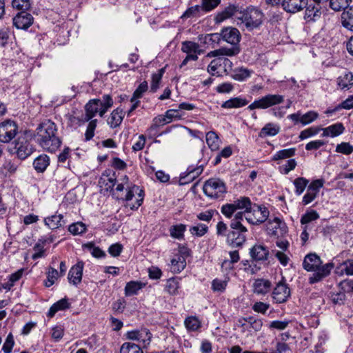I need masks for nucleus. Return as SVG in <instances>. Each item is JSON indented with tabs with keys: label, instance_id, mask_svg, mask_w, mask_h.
Masks as SVG:
<instances>
[{
	"label": "nucleus",
	"instance_id": "1",
	"mask_svg": "<svg viewBox=\"0 0 353 353\" xmlns=\"http://www.w3.org/2000/svg\"><path fill=\"white\" fill-rule=\"evenodd\" d=\"M34 137L43 149L51 152H55L61 143L57 136V126L51 120H45L37 126Z\"/></svg>",
	"mask_w": 353,
	"mask_h": 353
},
{
	"label": "nucleus",
	"instance_id": "2",
	"mask_svg": "<svg viewBox=\"0 0 353 353\" xmlns=\"http://www.w3.org/2000/svg\"><path fill=\"white\" fill-rule=\"evenodd\" d=\"M322 261L316 254H309L305 256L303 262V268L308 272H314L310 277V283H315L330 274L334 265L331 263L321 265Z\"/></svg>",
	"mask_w": 353,
	"mask_h": 353
},
{
	"label": "nucleus",
	"instance_id": "3",
	"mask_svg": "<svg viewBox=\"0 0 353 353\" xmlns=\"http://www.w3.org/2000/svg\"><path fill=\"white\" fill-rule=\"evenodd\" d=\"M204 194L212 199H223L227 192L225 183L216 178L207 180L203 187Z\"/></svg>",
	"mask_w": 353,
	"mask_h": 353
},
{
	"label": "nucleus",
	"instance_id": "4",
	"mask_svg": "<svg viewBox=\"0 0 353 353\" xmlns=\"http://www.w3.org/2000/svg\"><path fill=\"white\" fill-rule=\"evenodd\" d=\"M263 17V12L256 8H249L244 12H239V16L237 17L249 28L259 27L262 23Z\"/></svg>",
	"mask_w": 353,
	"mask_h": 353
},
{
	"label": "nucleus",
	"instance_id": "5",
	"mask_svg": "<svg viewBox=\"0 0 353 353\" xmlns=\"http://www.w3.org/2000/svg\"><path fill=\"white\" fill-rule=\"evenodd\" d=\"M252 202L248 197L241 196L234 201L232 203H227L221 207V212L227 218H232L234 212L239 210L244 212L251 208Z\"/></svg>",
	"mask_w": 353,
	"mask_h": 353
},
{
	"label": "nucleus",
	"instance_id": "6",
	"mask_svg": "<svg viewBox=\"0 0 353 353\" xmlns=\"http://www.w3.org/2000/svg\"><path fill=\"white\" fill-rule=\"evenodd\" d=\"M284 101V97L281 94H269L261 98L254 100L248 107L250 110L255 109H267L272 106L282 103Z\"/></svg>",
	"mask_w": 353,
	"mask_h": 353
},
{
	"label": "nucleus",
	"instance_id": "7",
	"mask_svg": "<svg viewBox=\"0 0 353 353\" xmlns=\"http://www.w3.org/2000/svg\"><path fill=\"white\" fill-rule=\"evenodd\" d=\"M237 325L241 328V332L248 336L253 335L254 333L261 330L263 321L254 316H248L239 319L237 321Z\"/></svg>",
	"mask_w": 353,
	"mask_h": 353
},
{
	"label": "nucleus",
	"instance_id": "8",
	"mask_svg": "<svg viewBox=\"0 0 353 353\" xmlns=\"http://www.w3.org/2000/svg\"><path fill=\"white\" fill-rule=\"evenodd\" d=\"M18 132L17 123L11 120H7L0 123V141L8 143L15 137Z\"/></svg>",
	"mask_w": 353,
	"mask_h": 353
},
{
	"label": "nucleus",
	"instance_id": "9",
	"mask_svg": "<svg viewBox=\"0 0 353 353\" xmlns=\"http://www.w3.org/2000/svg\"><path fill=\"white\" fill-rule=\"evenodd\" d=\"M325 181L319 179L312 181L307 186V192L303 196L302 203L304 205L312 203L318 196L320 189L323 186Z\"/></svg>",
	"mask_w": 353,
	"mask_h": 353
},
{
	"label": "nucleus",
	"instance_id": "10",
	"mask_svg": "<svg viewBox=\"0 0 353 353\" xmlns=\"http://www.w3.org/2000/svg\"><path fill=\"white\" fill-rule=\"evenodd\" d=\"M127 339L137 341L141 343L143 347L149 345L151 341L152 334L149 330L143 328L139 330H132L126 334Z\"/></svg>",
	"mask_w": 353,
	"mask_h": 353
},
{
	"label": "nucleus",
	"instance_id": "11",
	"mask_svg": "<svg viewBox=\"0 0 353 353\" xmlns=\"http://www.w3.org/2000/svg\"><path fill=\"white\" fill-rule=\"evenodd\" d=\"M290 290L287 284L283 281L277 283L272 292V298L277 303H282L288 299Z\"/></svg>",
	"mask_w": 353,
	"mask_h": 353
},
{
	"label": "nucleus",
	"instance_id": "12",
	"mask_svg": "<svg viewBox=\"0 0 353 353\" xmlns=\"http://www.w3.org/2000/svg\"><path fill=\"white\" fill-rule=\"evenodd\" d=\"M33 21L31 14L21 11L13 18V24L18 29L26 30L33 23Z\"/></svg>",
	"mask_w": 353,
	"mask_h": 353
},
{
	"label": "nucleus",
	"instance_id": "13",
	"mask_svg": "<svg viewBox=\"0 0 353 353\" xmlns=\"http://www.w3.org/2000/svg\"><path fill=\"white\" fill-rule=\"evenodd\" d=\"M101 100L92 99L90 100L85 105V114H83V121H89L91 120L97 113L100 114L101 111Z\"/></svg>",
	"mask_w": 353,
	"mask_h": 353
},
{
	"label": "nucleus",
	"instance_id": "14",
	"mask_svg": "<svg viewBox=\"0 0 353 353\" xmlns=\"http://www.w3.org/2000/svg\"><path fill=\"white\" fill-rule=\"evenodd\" d=\"M268 230L272 235L279 237L288 232V227L280 219L274 218L269 222Z\"/></svg>",
	"mask_w": 353,
	"mask_h": 353
},
{
	"label": "nucleus",
	"instance_id": "15",
	"mask_svg": "<svg viewBox=\"0 0 353 353\" xmlns=\"http://www.w3.org/2000/svg\"><path fill=\"white\" fill-rule=\"evenodd\" d=\"M128 190L125 197V201H128L132 200L134 196V193L138 194V198L137 199L136 204L130 205L131 210H137L139 208V206L141 205L143 203L144 192L142 190L140 189L139 186L135 185H133L132 186H128Z\"/></svg>",
	"mask_w": 353,
	"mask_h": 353
},
{
	"label": "nucleus",
	"instance_id": "16",
	"mask_svg": "<svg viewBox=\"0 0 353 353\" xmlns=\"http://www.w3.org/2000/svg\"><path fill=\"white\" fill-rule=\"evenodd\" d=\"M203 170L202 165L197 166L196 168L189 167L185 173L181 174L179 181V185H184L193 181L202 173Z\"/></svg>",
	"mask_w": 353,
	"mask_h": 353
},
{
	"label": "nucleus",
	"instance_id": "17",
	"mask_svg": "<svg viewBox=\"0 0 353 353\" xmlns=\"http://www.w3.org/2000/svg\"><path fill=\"white\" fill-rule=\"evenodd\" d=\"M15 152L21 159H25L32 153V147L25 138H19L15 143Z\"/></svg>",
	"mask_w": 353,
	"mask_h": 353
},
{
	"label": "nucleus",
	"instance_id": "18",
	"mask_svg": "<svg viewBox=\"0 0 353 353\" xmlns=\"http://www.w3.org/2000/svg\"><path fill=\"white\" fill-rule=\"evenodd\" d=\"M254 218L250 219L252 221L253 225H259L265 222L269 216V211L267 208L263 205L254 204L252 205Z\"/></svg>",
	"mask_w": 353,
	"mask_h": 353
},
{
	"label": "nucleus",
	"instance_id": "19",
	"mask_svg": "<svg viewBox=\"0 0 353 353\" xmlns=\"http://www.w3.org/2000/svg\"><path fill=\"white\" fill-rule=\"evenodd\" d=\"M239 12H241V11L239 6L235 5H229L223 11L219 12L216 15L214 20L216 23H221L232 17H236L237 18V17L239 16Z\"/></svg>",
	"mask_w": 353,
	"mask_h": 353
},
{
	"label": "nucleus",
	"instance_id": "20",
	"mask_svg": "<svg viewBox=\"0 0 353 353\" xmlns=\"http://www.w3.org/2000/svg\"><path fill=\"white\" fill-rule=\"evenodd\" d=\"M307 0H283V8L288 12L295 13L306 7Z\"/></svg>",
	"mask_w": 353,
	"mask_h": 353
},
{
	"label": "nucleus",
	"instance_id": "21",
	"mask_svg": "<svg viewBox=\"0 0 353 353\" xmlns=\"http://www.w3.org/2000/svg\"><path fill=\"white\" fill-rule=\"evenodd\" d=\"M221 35L224 41L232 46H236L240 41L239 31L234 28L228 27L223 29Z\"/></svg>",
	"mask_w": 353,
	"mask_h": 353
},
{
	"label": "nucleus",
	"instance_id": "22",
	"mask_svg": "<svg viewBox=\"0 0 353 353\" xmlns=\"http://www.w3.org/2000/svg\"><path fill=\"white\" fill-rule=\"evenodd\" d=\"M83 269V263L82 261H79L70 268L68 276V281L70 283L77 285L81 281Z\"/></svg>",
	"mask_w": 353,
	"mask_h": 353
},
{
	"label": "nucleus",
	"instance_id": "23",
	"mask_svg": "<svg viewBox=\"0 0 353 353\" xmlns=\"http://www.w3.org/2000/svg\"><path fill=\"white\" fill-rule=\"evenodd\" d=\"M181 51L189 55H194L198 57L203 53V50L201 49L199 43L192 41H184L181 43Z\"/></svg>",
	"mask_w": 353,
	"mask_h": 353
},
{
	"label": "nucleus",
	"instance_id": "24",
	"mask_svg": "<svg viewBox=\"0 0 353 353\" xmlns=\"http://www.w3.org/2000/svg\"><path fill=\"white\" fill-rule=\"evenodd\" d=\"M239 230H232L228 234L227 241L229 243L234 246H241L245 241L246 237L245 233Z\"/></svg>",
	"mask_w": 353,
	"mask_h": 353
},
{
	"label": "nucleus",
	"instance_id": "25",
	"mask_svg": "<svg viewBox=\"0 0 353 353\" xmlns=\"http://www.w3.org/2000/svg\"><path fill=\"white\" fill-rule=\"evenodd\" d=\"M321 130L323 131L321 134L323 137H336L343 133L345 128L341 123H336L327 128H321Z\"/></svg>",
	"mask_w": 353,
	"mask_h": 353
},
{
	"label": "nucleus",
	"instance_id": "26",
	"mask_svg": "<svg viewBox=\"0 0 353 353\" xmlns=\"http://www.w3.org/2000/svg\"><path fill=\"white\" fill-rule=\"evenodd\" d=\"M125 112L119 108L114 110L108 119V123L110 128H114L119 126L123 119Z\"/></svg>",
	"mask_w": 353,
	"mask_h": 353
},
{
	"label": "nucleus",
	"instance_id": "27",
	"mask_svg": "<svg viewBox=\"0 0 353 353\" xmlns=\"http://www.w3.org/2000/svg\"><path fill=\"white\" fill-rule=\"evenodd\" d=\"M253 71L244 67L236 68L233 70L232 77L236 81H243L249 79L252 74Z\"/></svg>",
	"mask_w": 353,
	"mask_h": 353
},
{
	"label": "nucleus",
	"instance_id": "28",
	"mask_svg": "<svg viewBox=\"0 0 353 353\" xmlns=\"http://www.w3.org/2000/svg\"><path fill=\"white\" fill-rule=\"evenodd\" d=\"M245 213L243 211H239L237 212H234V218L232 219L230 223V228L232 230H239L242 232H247V229L245 226L243 225L241 221L243 218L245 219Z\"/></svg>",
	"mask_w": 353,
	"mask_h": 353
},
{
	"label": "nucleus",
	"instance_id": "29",
	"mask_svg": "<svg viewBox=\"0 0 353 353\" xmlns=\"http://www.w3.org/2000/svg\"><path fill=\"white\" fill-rule=\"evenodd\" d=\"M268 254L267 248L261 245H256L250 250L251 256L256 261L267 259Z\"/></svg>",
	"mask_w": 353,
	"mask_h": 353
},
{
	"label": "nucleus",
	"instance_id": "30",
	"mask_svg": "<svg viewBox=\"0 0 353 353\" xmlns=\"http://www.w3.org/2000/svg\"><path fill=\"white\" fill-rule=\"evenodd\" d=\"M248 101L241 97H234L224 101L221 108L225 109L239 108L246 105Z\"/></svg>",
	"mask_w": 353,
	"mask_h": 353
},
{
	"label": "nucleus",
	"instance_id": "31",
	"mask_svg": "<svg viewBox=\"0 0 353 353\" xmlns=\"http://www.w3.org/2000/svg\"><path fill=\"white\" fill-rule=\"evenodd\" d=\"M271 288V283L268 280L258 279L254 283V291L259 294L268 293Z\"/></svg>",
	"mask_w": 353,
	"mask_h": 353
},
{
	"label": "nucleus",
	"instance_id": "32",
	"mask_svg": "<svg viewBox=\"0 0 353 353\" xmlns=\"http://www.w3.org/2000/svg\"><path fill=\"white\" fill-rule=\"evenodd\" d=\"M338 86L343 89H350L353 85V74L352 72H345L337 78Z\"/></svg>",
	"mask_w": 353,
	"mask_h": 353
},
{
	"label": "nucleus",
	"instance_id": "33",
	"mask_svg": "<svg viewBox=\"0 0 353 353\" xmlns=\"http://www.w3.org/2000/svg\"><path fill=\"white\" fill-rule=\"evenodd\" d=\"M50 164V159L46 154H41L37 157L34 162L33 166L38 172H43Z\"/></svg>",
	"mask_w": 353,
	"mask_h": 353
},
{
	"label": "nucleus",
	"instance_id": "34",
	"mask_svg": "<svg viewBox=\"0 0 353 353\" xmlns=\"http://www.w3.org/2000/svg\"><path fill=\"white\" fill-rule=\"evenodd\" d=\"M70 304L67 299H62L54 303L50 308L48 316L52 318L59 310H64L69 308Z\"/></svg>",
	"mask_w": 353,
	"mask_h": 353
},
{
	"label": "nucleus",
	"instance_id": "35",
	"mask_svg": "<svg viewBox=\"0 0 353 353\" xmlns=\"http://www.w3.org/2000/svg\"><path fill=\"white\" fill-rule=\"evenodd\" d=\"M62 214H54L45 218L44 223L50 229L54 230L62 226Z\"/></svg>",
	"mask_w": 353,
	"mask_h": 353
},
{
	"label": "nucleus",
	"instance_id": "36",
	"mask_svg": "<svg viewBox=\"0 0 353 353\" xmlns=\"http://www.w3.org/2000/svg\"><path fill=\"white\" fill-rule=\"evenodd\" d=\"M280 131V126L274 123H268L261 129L259 137L275 136Z\"/></svg>",
	"mask_w": 353,
	"mask_h": 353
},
{
	"label": "nucleus",
	"instance_id": "37",
	"mask_svg": "<svg viewBox=\"0 0 353 353\" xmlns=\"http://www.w3.org/2000/svg\"><path fill=\"white\" fill-rule=\"evenodd\" d=\"M342 24L345 28L353 31V7L348 8L343 12Z\"/></svg>",
	"mask_w": 353,
	"mask_h": 353
},
{
	"label": "nucleus",
	"instance_id": "38",
	"mask_svg": "<svg viewBox=\"0 0 353 353\" xmlns=\"http://www.w3.org/2000/svg\"><path fill=\"white\" fill-rule=\"evenodd\" d=\"M145 286V283L138 281L128 282L125 287V294L132 296L137 294L139 290Z\"/></svg>",
	"mask_w": 353,
	"mask_h": 353
},
{
	"label": "nucleus",
	"instance_id": "39",
	"mask_svg": "<svg viewBox=\"0 0 353 353\" xmlns=\"http://www.w3.org/2000/svg\"><path fill=\"white\" fill-rule=\"evenodd\" d=\"M206 143L209 148L213 150L216 151L219 149V138L218 135L214 131H210L206 134Z\"/></svg>",
	"mask_w": 353,
	"mask_h": 353
},
{
	"label": "nucleus",
	"instance_id": "40",
	"mask_svg": "<svg viewBox=\"0 0 353 353\" xmlns=\"http://www.w3.org/2000/svg\"><path fill=\"white\" fill-rule=\"evenodd\" d=\"M185 328L189 332H195L198 330L201 326V323L199 319L194 316L187 317L184 321Z\"/></svg>",
	"mask_w": 353,
	"mask_h": 353
},
{
	"label": "nucleus",
	"instance_id": "41",
	"mask_svg": "<svg viewBox=\"0 0 353 353\" xmlns=\"http://www.w3.org/2000/svg\"><path fill=\"white\" fill-rule=\"evenodd\" d=\"M185 259L183 256H178L171 260L170 270L174 273H179L185 267Z\"/></svg>",
	"mask_w": 353,
	"mask_h": 353
},
{
	"label": "nucleus",
	"instance_id": "42",
	"mask_svg": "<svg viewBox=\"0 0 353 353\" xmlns=\"http://www.w3.org/2000/svg\"><path fill=\"white\" fill-rule=\"evenodd\" d=\"M180 288L179 282L174 278L169 279L165 287V290L170 295H176L179 293V289Z\"/></svg>",
	"mask_w": 353,
	"mask_h": 353
},
{
	"label": "nucleus",
	"instance_id": "43",
	"mask_svg": "<svg viewBox=\"0 0 353 353\" xmlns=\"http://www.w3.org/2000/svg\"><path fill=\"white\" fill-rule=\"evenodd\" d=\"M87 230V226L83 222L79 221L72 223L68 227V231L73 235H80L85 233Z\"/></svg>",
	"mask_w": 353,
	"mask_h": 353
},
{
	"label": "nucleus",
	"instance_id": "44",
	"mask_svg": "<svg viewBox=\"0 0 353 353\" xmlns=\"http://www.w3.org/2000/svg\"><path fill=\"white\" fill-rule=\"evenodd\" d=\"M120 353H143V352L139 345L126 342L121 347Z\"/></svg>",
	"mask_w": 353,
	"mask_h": 353
},
{
	"label": "nucleus",
	"instance_id": "45",
	"mask_svg": "<svg viewBox=\"0 0 353 353\" xmlns=\"http://www.w3.org/2000/svg\"><path fill=\"white\" fill-rule=\"evenodd\" d=\"M190 232L193 236L201 237L204 236L208 231V227L205 224L198 223L190 228Z\"/></svg>",
	"mask_w": 353,
	"mask_h": 353
},
{
	"label": "nucleus",
	"instance_id": "46",
	"mask_svg": "<svg viewBox=\"0 0 353 353\" xmlns=\"http://www.w3.org/2000/svg\"><path fill=\"white\" fill-rule=\"evenodd\" d=\"M296 195H301L309 183V181L303 177H298L293 182Z\"/></svg>",
	"mask_w": 353,
	"mask_h": 353
},
{
	"label": "nucleus",
	"instance_id": "47",
	"mask_svg": "<svg viewBox=\"0 0 353 353\" xmlns=\"http://www.w3.org/2000/svg\"><path fill=\"white\" fill-rule=\"evenodd\" d=\"M351 0H330V7L334 11L347 9Z\"/></svg>",
	"mask_w": 353,
	"mask_h": 353
},
{
	"label": "nucleus",
	"instance_id": "48",
	"mask_svg": "<svg viewBox=\"0 0 353 353\" xmlns=\"http://www.w3.org/2000/svg\"><path fill=\"white\" fill-rule=\"evenodd\" d=\"M185 229L186 226L184 224L173 225L170 229V235L175 239H181L183 238Z\"/></svg>",
	"mask_w": 353,
	"mask_h": 353
},
{
	"label": "nucleus",
	"instance_id": "49",
	"mask_svg": "<svg viewBox=\"0 0 353 353\" xmlns=\"http://www.w3.org/2000/svg\"><path fill=\"white\" fill-rule=\"evenodd\" d=\"M47 240H39V241L33 247L34 253L32 254V259L36 260L39 258L43 256L44 253V245L46 243Z\"/></svg>",
	"mask_w": 353,
	"mask_h": 353
},
{
	"label": "nucleus",
	"instance_id": "50",
	"mask_svg": "<svg viewBox=\"0 0 353 353\" xmlns=\"http://www.w3.org/2000/svg\"><path fill=\"white\" fill-rule=\"evenodd\" d=\"M167 123H170L168 122V119L165 117V114H159L153 119L152 124L151 125L148 130L150 132L154 131L160 126H162Z\"/></svg>",
	"mask_w": 353,
	"mask_h": 353
},
{
	"label": "nucleus",
	"instance_id": "51",
	"mask_svg": "<svg viewBox=\"0 0 353 353\" xmlns=\"http://www.w3.org/2000/svg\"><path fill=\"white\" fill-rule=\"evenodd\" d=\"M47 274V280L45 281V285L48 288L52 286L54 283L55 281L58 279L59 276V274L58 272V271L53 268H50L48 269V271L46 273Z\"/></svg>",
	"mask_w": 353,
	"mask_h": 353
},
{
	"label": "nucleus",
	"instance_id": "52",
	"mask_svg": "<svg viewBox=\"0 0 353 353\" xmlns=\"http://www.w3.org/2000/svg\"><path fill=\"white\" fill-rule=\"evenodd\" d=\"M101 111L100 117H103L107 110L112 107L113 105V101L109 94H105L103 96V100H101Z\"/></svg>",
	"mask_w": 353,
	"mask_h": 353
},
{
	"label": "nucleus",
	"instance_id": "53",
	"mask_svg": "<svg viewBox=\"0 0 353 353\" xmlns=\"http://www.w3.org/2000/svg\"><path fill=\"white\" fill-rule=\"evenodd\" d=\"M320 131H321V128L311 127L301 131L299 137L301 140H303L316 135Z\"/></svg>",
	"mask_w": 353,
	"mask_h": 353
},
{
	"label": "nucleus",
	"instance_id": "54",
	"mask_svg": "<svg viewBox=\"0 0 353 353\" xmlns=\"http://www.w3.org/2000/svg\"><path fill=\"white\" fill-rule=\"evenodd\" d=\"M319 218V214L316 210H312L304 214L301 219V223L305 225Z\"/></svg>",
	"mask_w": 353,
	"mask_h": 353
},
{
	"label": "nucleus",
	"instance_id": "55",
	"mask_svg": "<svg viewBox=\"0 0 353 353\" xmlns=\"http://www.w3.org/2000/svg\"><path fill=\"white\" fill-rule=\"evenodd\" d=\"M295 148L284 149L278 151L273 157L274 160L284 159L295 154Z\"/></svg>",
	"mask_w": 353,
	"mask_h": 353
},
{
	"label": "nucleus",
	"instance_id": "56",
	"mask_svg": "<svg viewBox=\"0 0 353 353\" xmlns=\"http://www.w3.org/2000/svg\"><path fill=\"white\" fill-rule=\"evenodd\" d=\"M148 85L146 81H143L140 83V85L134 92L131 98V101L139 100V99L141 98L143 94L148 90Z\"/></svg>",
	"mask_w": 353,
	"mask_h": 353
},
{
	"label": "nucleus",
	"instance_id": "57",
	"mask_svg": "<svg viewBox=\"0 0 353 353\" xmlns=\"http://www.w3.org/2000/svg\"><path fill=\"white\" fill-rule=\"evenodd\" d=\"M220 56H235L240 52L237 46H232L231 48L222 47L219 49Z\"/></svg>",
	"mask_w": 353,
	"mask_h": 353
},
{
	"label": "nucleus",
	"instance_id": "58",
	"mask_svg": "<svg viewBox=\"0 0 353 353\" xmlns=\"http://www.w3.org/2000/svg\"><path fill=\"white\" fill-rule=\"evenodd\" d=\"M336 152L348 155L353 152V146L347 142H342L336 147Z\"/></svg>",
	"mask_w": 353,
	"mask_h": 353
},
{
	"label": "nucleus",
	"instance_id": "59",
	"mask_svg": "<svg viewBox=\"0 0 353 353\" xmlns=\"http://www.w3.org/2000/svg\"><path fill=\"white\" fill-rule=\"evenodd\" d=\"M330 299L334 305H342L345 300V294L343 292L330 293Z\"/></svg>",
	"mask_w": 353,
	"mask_h": 353
},
{
	"label": "nucleus",
	"instance_id": "60",
	"mask_svg": "<svg viewBox=\"0 0 353 353\" xmlns=\"http://www.w3.org/2000/svg\"><path fill=\"white\" fill-rule=\"evenodd\" d=\"M220 2L221 0H202V10L210 12L216 8Z\"/></svg>",
	"mask_w": 353,
	"mask_h": 353
},
{
	"label": "nucleus",
	"instance_id": "61",
	"mask_svg": "<svg viewBox=\"0 0 353 353\" xmlns=\"http://www.w3.org/2000/svg\"><path fill=\"white\" fill-rule=\"evenodd\" d=\"M14 345V340L12 333H10L3 345L2 350L4 353H11L12 347Z\"/></svg>",
	"mask_w": 353,
	"mask_h": 353
},
{
	"label": "nucleus",
	"instance_id": "62",
	"mask_svg": "<svg viewBox=\"0 0 353 353\" xmlns=\"http://www.w3.org/2000/svg\"><path fill=\"white\" fill-rule=\"evenodd\" d=\"M318 117V114L314 111H310L305 114L301 115V123L303 125H307L314 120H316Z\"/></svg>",
	"mask_w": 353,
	"mask_h": 353
},
{
	"label": "nucleus",
	"instance_id": "63",
	"mask_svg": "<svg viewBox=\"0 0 353 353\" xmlns=\"http://www.w3.org/2000/svg\"><path fill=\"white\" fill-rule=\"evenodd\" d=\"M227 286V281L215 279L212 282V289L214 292H223Z\"/></svg>",
	"mask_w": 353,
	"mask_h": 353
},
{
	"label": "nucleus",
	"instance_id": "64",
	"mask_svg": "<svg viewBox=\"0 0 353 353\" xmlns=\"http://www.w3.org/2000/svg\"><path fill=\"white\" fill-rule=\"evenodd\" d=\"M353 275V260H348L341 265V274Z\"/></svg>",
	"mask_w": 353,
	"mask_h": 353
}]
</instances>
